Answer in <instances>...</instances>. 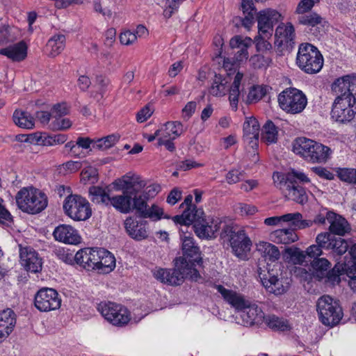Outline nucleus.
I'll use <instances>...</instances> for the list:
<instances>
[{
	"label": "nucleus",
	"instance_id": "f257e3e1",
	"mask_svg": "<svg viewBox=\"0 0 356 356\" xmlns=\"http://www.w3.org/2000/svg\"><path fill=\"white\" fill-rule=\"evenodd\" d=\"M152 272L155 279L168 285H179L185 279L197 281L200 277L197 270L188 264L185 257L176 259L174 269L155 268Z\"/></svg>",
	"mask_w": 356,
	"mask_h": 356
},
{
	"label": "nucleus",
	"instance_id": "f03ea898",
	"mask_svg": "<svg viewBox=\"0 0 356 356\" xmlns=\"http://www.w3.org/2000/svg\"><path fill=\"white\" fill-rule=\"evenodd\" d=\"M293 152L313 163H325L332 154L329 147L305 137L295 140Z\"/></svg>",
	"mask_w": 356,
	"mask_h": 356
},
{
	"label": "nucleus",
	"instance_id": "7ed1b4c3",
	"mask_svg": "<svg viewBox=\"0 0 356 356\" xmlns=\"http://www.w3.org/2000/svg\"><path fill=\"white\" fill-rule=\"evenodd\" d=\"M15 199L19 209L29 214L41 212L48 204L47 195L33 187L22 188L17 193Z\"/></svg>",
	"mask_w": 356,
	"mask_h": 356
},
{
	"label": "nucleus",
	"instance_id": "20e7f679",
	"mask_svg": "<svg viewBox=\"0 0 356 356\" xmlns=\"http://www.w3.org/2000/svg\"><path fill=\"white\" fill-rule=\"evenodd\" d=\"M323 62L321 53L315 46L309 43H302L299 46L296 64L305 73L313 74L319 72Z\"/></svg>",
	"mask_w": 356,
	"mask_h": 356
},
{
	"label": "nucleus",
	"instance_id": "39448f33",
	"mask_svg": "<svg viewBox=\"0 0 356 356\" xmlns=\"http://www.w3.org/2000/svg\"><path fill=\"white\" fill-rule=\"evenodd\" d=\"M320 321L328 327L337 325L343 317V310L338 300L330 296H323L316 303Z\"/></svg>",
	"mask_w": 356,
	"mask_h": 356
},
{
	"label": "nucleus",
	"instance_id": "423d86ee",
	"mask_svg": "<svg viewBox=\"0 0 356 356\" xmlns=\"http://www.w3.org/2000/svg\"><path fill=\"white\" fill-rule=\"evenodd\" d=\"M331 111V118L336 122L346 123L356 114V99L353 95L337 94Z\"/></svg>",
	"mask_w": 356,
	"mask_h": 356
},
{
	"label": "nucleus",
	"instance_id": "0eeeda50",
	"mask_svg": "<svg viewBox=\"0 0 356 356\" xmlns=\"http://www.w3.org/2000/svg\"><path fill=\"white\" fill-rule=\"evenodd\" d=\"M222 237H229L230 245L234 254L241 259L247 257L252 242L243 229H237L232 225H225L222 232Z\"/></svg>",
	"mask_w": 356,
	"mask_h": 356
},
{
	"label": "nucleus",
	"instance_id": "6e6552de",
	"mask_svg": "<svg viewBox=\"0 0 356 356\" xmlns=\"http://www.w3.org/2000/svg\"><path fill=\"white\" fill-rule=\"evenodd\" d=\"M63 209L65 214L76 221H84L92 216L89 202L79 195H70L64 200Z\"/></svg>",
	"mask_w": 356,
	"mask_h": 356
},
{
	"label": "nucleus",
	"instance_id": "1a4fd4ad",
	"mask_svg": "<svg viewBox=\"0 0 356 356\" xmlns=\"http://www.w3.org/2000/svg\"><path fill=\"white\" fill-rule=\"evenodd\" d=\"M280 107L285 112L291 114L301 113L307 104L305 95L296 88H287L278 95Z\"/></svg>",
	"mask_w": 356,
	"mask_h": 356
},
{
	"label": "nucleus",
	"instance_id": "9d476101",
	"mask_svg": "<svg viewBox=\"0 0 356 356\" xmlns=\"http://www.w3.org/2000/svg\"><path fill=\"white\" fill-rule=\"evenodd\" d=\"M98 310L108 323L117 327L126 325L131 319L129 311L124 306L114 302L101 303Z\"/></svg>",
	"mask_w": 356,
	"mask_h": 356
},
{
	"label": "nucleus",
	"instance_id": "9b49d317",
	"mask_svg": "<svg viewBox=\"0 0 356 356\" xmlns=\"http://www.w3.org/2000/svg\"><path fill=\"white\" fill-rule=\"evenodd\" d=\"M34 305L39 311L47 312L60 308L61 299L55 289L42 288L35 294Z\"/></svg>",
	"mask_w": 356,
	"mask_h": 356
},
{
	"label": "nucleus",
	"instance_id": "f8f14e48",
	"mask_svg": "<svg viewBox=\"0 0 356 356\" xmlns=\"http://www.w3.org/2000/svg\"><path fill=\"white\" fill-rule=\"evenodd\" d=\"M19 264L27 272L38 273L42 270L43 261L39 253L30 246L19 247Z\"/></svg>",
	"mask_w": 356,
	"mask_h": 356
},
{
	"label": "nucleus",
	"instance_id": "ddd939ff",
	"mask_svg": "<svg viewBox=\"0 0 356 356\" xmlns=\"http://www.w3.org/2000/svg\"><path fill=\"white\" fill-rule=\"evenodd\" d=\"M222 220L218 217H207L194 223L193 228L201 239H211L216 236L221 228Z\"/></svg>",
	"mask_w": 356,
	"mask_h": 356
},
{
	"label": "nucleus",
	"instance_id": "4468645a",
	"mask_svg": "<svg viewBox=\"0 0 356 356\" xmlns=\"http://www.w3.org/2000/svg\"><path fill=\"white\" fill-rule=\"evenodd\" d=\"M111 185L115 191H122L133 195L145 186V183L138 175L129 172L115 179Z\"/></svg>",
	"mask_w": 356,
	"mask_h": 356
},
{
	"label": "nucleus",
	"instance_id": "2eb2a0df",
	"mask_svg": "<svg viewBox=\"0 0 356 356\" xmlns=\"http://www.w3.org/2000/svg\"><path fill=\"white\" fill-rule=\"evenodd\" d=\"M258 276L263 286L270 293L275 295H281L284 293L289 288V282L286 280L280 279L277 275H274L270 270H262L259 268L257 270Z\"/></svg>",
	"mask_w": 356,
	"mask_h": 356
},
{
	"label": "nucleus",
	"instance_id": "dca6fc26",
	"mask_svg": "<svg viewBox=\"0 0 356 356\" xmlns=\"http://www.w3.org/2000/svg\"><path fill=\"white\" fill-rule=\"evenodd\" d=\"M282 17L277 10L265 9L258 13L257 16L258 33L264 35V37H271L273 33V26Z\"/></svg>",
	"mask_w": 356,
	"mask_h": 356
},
{
	"label": "nucleus",
	"instance_id": "f3484780",
	"mask_svg": "<svg viewBox=\"0 0 356 356\" xmlns=\"http://www.w3.org/2000/svg\"><path fill=\"white\" fill-rule=\"evenodd\" d=\"M323 240L321 245L325 250L330 251L332 257L338 260L348 250L349 245L346 240L337 237L330 232H323Z\"/></svg>",
	"mask_w": 356,
	"mask_h": 356
},
{
	"label": "nucleus",
	"instance_id": "a211bd4d",
	"mask_svg": "<svg viewBox=\"0 0 356 356\" xmlns=\"http://www.w3.org/2000/svg\"><path fill=\"white\" fill-rule=\"evenodd\" d=\"M240 312V316L245 326L260 325L264 322V312L255 302L249 300L248 304H246Z\"/></svg>",
	"mask_w": 356,
	"mask_h": 356
},
{
	"label": "nucleus",
	"instance_id": "6ab92c4d",
	"mask_svg": "<svg viewBox=\"0 0 356 356\" xmlns=\"http://www.w3.org/2000/svg\"><path fill=\"white\" fill-rule=\"evenodd\" d=\"M101 248H83L74 255V261L87 270H95L99 259Z\"/></svg>",
	"mask_w": 356,
	"mask_h": 356
},
{
	"label": "nucleus",
	"instance_id": "aec40b11",
	"mask_svg": "<svg viewBox=\"0 0 356 356\" xmlns=\"http://www.w3.org/2000/svg\"><path fill=\"white\" fill-rule=\"evenodd\" d=\"M348 277V284L351 290L356 293V268H346L342 267L340 262L335 264L332 270L329 272L328 279L334 283L339 284L341 280H344L343 276Z\"/></svg>",
	"mask_w": 356,
	"mask_h": 356
},
{
	"label": "nucleus",
	"instance_id": "412c9836",
	"mask_svg": "<svg viewBox=\"0 0 356 356\" xmlns=\"http://www.w3.org/2000/svg\"><path fill=\"white\" fill-rule=\"evenodd\" d=\"M53 235L55 240L65 244L77 245L81 241L78 231L70 225H58L55 228Z\"/></svg>",
	"mask_w": 356,
	"mask_h": 356
},
{
	"label": "nucleus",
	"instance_id": "4be33fe9",
	"mask_svg": "<svg viewBox=\"0 0 356 356\" xmlns=\"http://www.w3.org/2000/svg\"><path fill=\"white\" fill-rule=\"evenodd\" d=\"M124 227L129 236L134 240L142 241L148 236L147 223L145 220L129 217L124 221Z\"/></svg>",
	"mask_w": 356,
	"mask_h": 356
},
{
	"label": "nucleus",
	"instance_id": "5701e85b",
	"mask_svg": "<svg viewBox=\"0 0 356 356\" xmlns=\"http://www.w3.org/2000/svg\"><path fill=\"white\" fill-rule=\"evenodd\" d=\"M332 90L336 94L356 95V74H348L337 79L332 85Z\"/></svg>",
	"mask_w": 356,
	"mask_h": 356
},
{
	"label": "nucleus",
	"instance_id": "b1692460",
	"mask_svg": "<svg viewBox=\"0 0 356 356\" xmlns=\"http://www.w3.org/2000/svg\"><path fill=\"white\" fill-rule=\"evenodd\" d=\"M216 289L221 294L225 301L237 311H241L246 304H248L249 300L245 299L242 294L235 291L225 289L222 285H217Z\"/></svg>",
	"mask_w": 356,
	"mask_h": 356
},
{
	"label": "nucleus",
	"instance_id": "393cba45",
	"mask_svg": "<svg viewBox=\"0 0 356 356\" xmlns=\"http://www.w3.org/2000/svg\"><path fill=\"white\" fill-rule=\"evenodd\" d=\"M15 324L16 315L13 309L7 308L0 312V341L10 335Z\"/></svg>",
	"mask_w": 356,
	"mask_h": 356
},
{
	"label": "nucleus",
	"instance_id": "a878e982",
	"mask_svg": "<svg viewBox=\"0 0 356 356\" xmlns=\"http://www.w3.org/2000/svg\"><path fill=\"white\" fill-rule=\"evenodd\" d=\"M181 241L184 256L189 259L187 262L193 267L192 261L199 262L201 260L200 248L196 245L192 234L181 236Z\"/></svg>",
	"mask_w": 356,
	"mask_h": 356
},
{
	"label": "nucleus",
	"instance_id": "bb28decb",
	"mask_svg": "<svg viewBox=\"0 0 356 356\" xmlns=\"http://www.w3.org/2000/svg\"><path fill=\"white\" fill-rule=\"evenodd\" d=\"M295 37V29L291 23L280 24L275 29V44L278 47L288 46Z\"/></svg>",
	"mask_w": 356,
	"mask_h": 356
},
{
	"label": "nucleus",
	"instance_id": "cd10ccee",
	"mask_svg": "<svg viewBox=\"0 0 356 356\" xmlns=\"http://www.w3.org/2000/svg\"><path fill=\"white\" fill-rule=\"evenodd\" d=\"M159 140H175L184 133L183 124L179 121H169L160 126Z\"/></svg>",
	"mask_w": 356,
	"mask_h": 356
},
{
	"label": "nucleus",
	"instance_id": "c85d7f7f",
	"mask_svg": "<svg viewBox=\"0 0 356 356\" xmlns=\"http://www.w3.org/2000/svg\"><path fill=\"white\" fill-rule=\"evenodd\" d=\"M252 42L253 41L250 38L243 37L241 35H235L230 40V47L232 49H239L235 56L237 62H243L248 59V47H250Z\"/></svg>",
	"mask_w": 356,
	"mask_h": 356
},
{
	"label": "nucleus",
	"instance_id": "c756f323",
	"mask_svg": "<svg viewBox=\"0 0 356 356\" xmlns=\"http://www.w3.org/2000/svg\"><path fill=\"white\" fill-rule=\"evenodd\" d=\"M259 124L257 120L253 117L245 118L243 123V138L254 147L257 145L259 136Z\"/></svg>",
	"mask_w": 356,
	"mask_h": 356
},
{
	"label": "nucleus",
	"instance_id": "7c9ffc66",
	"mask_svg": "<svg viewBox=\"0 0 356 356\" xmlns=\"http://www.w3.org/2000/svg\"><path fill=\"white\" fill-rule=\"evenodd\" d=\"M269 240L277 244L289 245L298 241L296 231L290 228L278 229L269 234Z\"/></svg>",
	"mask_w": 356,
	"mask_h": 356
},
{
	"label": "nucleus",
	"instance_id": "2f4dec72",
	"mask_svg": "<svg viewBox=\"0 0 356 356\" xmlns=\"http://www.w3.org/2000/svg\"><path fill=\"white\" fill-rule=\"evenodd\" d=\"M285 197L298 204H303L307 202V195L304 188L295 183L285 181L282 188Z\"/></svg>",
	"mask_w": 356,
	"mask_h": 356
},
{
	"label": "nucleus",
	"instance_id": "473e14b6",
	"mask_svg": "<svg viewBox=\"0 0 356 356\" xmlns=\"http://www.w3.org/2000/svg\"><path fill=\"white\" fill-rule=\"evenodd\" d=\"M329 222V231L332 235L343 236L349 233L351 227L348 222L342 216L333 211Z\"/></svg>",
	"mask_w": 356,
	"mask_h": 356
},
{
	"label": "nucleus",
	"instance_id": "72a5a7b5",
	"mask_svg": "<svg viewBox=\"0 0 356 356\" xmlns=\"http://www.w3.org/2000/svg\"><path fill=\"white\" fill-rule=\"evenodd\" d=\"M0 54L6 56L13 61H21L27 55V46L24 42H19L0 49Z\"/></svg>",
	"mask_w": 356,
	"mask_h": 356
},
{
	"label": "nucleus",
	"instance_id": "f704fd0d",
	"mask_svg": "<svg viewBox=\"0 0 356 356\" xmlns=\"http://www.w3.org/2000/svg\"><path fill=\"white\" fill-rule=\"evenodd\" d=\"M109 206L113 207L122 213H129L133 211L132 195L122 193L121 195L111 197Z\"/></svg>",
	"mask_w": 356,
	"mask_h": 356
},
{
	"label": "nucleus",
	"instance_id": "c9c22d12",
	"mask_svg": "<svg viewBox=\"0 0 356 356\" xmlns=\"http://www.w3.org/2000/svg\"><path fill=\"white\" fill-rule=\"evenodd\" d=\"M115 268V258L114 255L107 250L101 248L96 270L101 273H108Z\"/></svg>",
	"mask_w": 356,
	"mask_h": 356
},
{
	"label": "nucleus",
	"instance_id": "e433bc0d",
	"mask_svg": "<svg viewBox=\"0 0 356 356\" xmlns=\"http://www.w3.org/2000/svg\"><path fill=\"white\" fill-rule=\"evenodd\" d=\"M283 223H287L293 227V229H304L312 226L310 220H305L299 212L289 213L282 216Z\"/></svg>",
	"mask_w": 356,
	"mask_h": 356
},
{
	"label": "nucleus",
	"instance_id": "4c0bfd02",
	"mask_svg": "<svg viewBox=\"0 0 356 356\" xmlns=\"http://www.w3.org/2000/svg\"><path fill=\"white\" fill-rule=\"evenodd\" d=\"M257 248L266 261L275 262L280 258L279 248L270 243L261 241L257 245Z\"/></svg>",
	"mask_w": 356,
	"mask_h": 356
},
{
	"label": "nucleus",
	"instance_id": "58836bf2",
	"mask_svg": "<svg viewBox=\"0 0 356 356\" xmlns=\"http://www.w3.org/2000/svg\"><path fill=\"white\" fill-rule=\"evenodd\" d=\"M65 36L63 34L53 35L46 45V53L49 56L55 57L65 49Z\"/></svg>",
	"mask_w": 356,
	"mask_h": 356
},
{
	"label": "nucleus",
	"instance_id": "ea45409f",
	"mask_svg": "<svg viewBox=\"0 0 356 356\" xmlns=\"http://www.w3.org/2000/svg\"><path fill=\"white\" fill-rule=\"evenodd\" d=\"M184 211L181 216L174 217V221L180 225H191L196 222L200 218V214H202V211L197 209L196 207L183 209Z\"/></svg>",
	"mask_w": 356,
	"mask_h": 356
},
{
	"label": "nucleus",
	"instance_id": "a19ab883",
	"mask_svg": "<svg viewBox=\"0 0 356 356\" xmlns=\"http://www.w3.org/2000/svg\"><path fill=\"white\" fill-rule=\"evenodd\" d=\"M88 193L90 200L93 203L109 206L111 197L104 188L96 186H91Z\"/></svg>",
	"mask_w": 356,
	"mask_h": 356
},
{
	"label": "nucleus",
	"instance_id": "79ce46f5",
	"mask_svg": "<svg viewBox=\"0 0 356 356\" xmlns=\"http://www.w3.org/2000/svg\"><path fill=\"white\" fill-rule=\"evenodd\" d=\"M243 78V74L239 72H237L229 90V99L230 106L234 111L238 108V97L241 93L240 86Z\"/></svg>",
	"mask_w": 356,
	"mask_h": 356
},
{
	"label": "nucleus",
	"instance_id": "37998d69",
	"mask_svg": "<svg viewBox=\"0 0 356 356\" xmlns=\"http://www.w3.org/2000/svg\"><path fill=\"white\" fill-rule=\"evenodd\" d=\"M268 327L275 331H287L291 328L286 319L280 318L275 315L265 316L264 322Z\"/></svg>",
	"mask_w": 356,
	"mask_h": 356
},
{
	"label": "nucleus",
	"instance_id": "c03bdc74",
	"mask_svg": "<svg viewBox=\"0 0 356 356\" xmlns=\"http://www.w3.org/2000/svg\"><path fill=\"white\" fill-rule=\"evenodd\" d=\"M19 35L18 29L0 22V44L14 42Z\"/></svg>",
	"mask_w": 356,
	"mask_h": 356
},
{
	"label": "nucleus",
	"instance_id": "a18cd8bd",
	"mask_svg": "<svg viewBox=\"0 0 356 356\" xmlns=\"http://www.w3.org/2000/svg\"><path fill=\"white\" fill-rule=\"evenodd\" d=\"M284 253L285 261L295 265H302L306 259L305 252L297 247L287 248Z\"/></svg>",
	"mask_w": 356,
	"mask_h": 356
},
{
	"label": "nucleus",
	"instance_id": "49530a36",
	"mask_svg": "<svg viewBox=\"0 0 356 356\" xmlns=\"http://www.w3.org/2000/svg\"><path fill=\"white\" fill-rule=\"evenodd\" d=\"M13 120L21 128L30 129L34 127V118L28 112L16 110L13 113Z\"/></svg>",
	"mask_w": 356,
	"mask_h": 356
},
{
	"label": "nucleus",
	"instance_id": "de8ad7c7",
	"mask_svg": "<svg viewBox=\"0 0 356 356\" xmlns=\"http://www.w3.org/2000/svg\"><path fill=\"white\" fill-rule=\"evenodd\" d=\"M277 129L272 121H267L263 127L261 139L267 144L277 142Z\"/></svg>",
	"mask_w": 356,
	"mask_h": 356
},
{
	"label": "nucleus",
	"instance_id": "09e8293b",
	"mask_svg": "<svg viewBox=\"0 0 356 356\" xmlns=\"http://www.w3.org/2000/svg\"><path fill=\"white\" fill-rule=\"evenodd\" d=\"M315 241L316 244L309 245L305 252L306 256L313 259L320 258L319 257L323 254L324 247L321 244L323 241L322 232L317 234Z\"/></svg>",
	"mask_w": 356,
	"mask_h": 356
},
{
	"label": "nucleus",
	"instance_id": "8fccbe9b",
	"mask_svg": "<svg viewBox=\"0 0 356 356\" xmlns=\"http://www.w3.org/2000/svg\"><path fill=\"white\" fill-rule=\"evenodd\" d=\"M298 21L299 24L311 26V27H315L318 26V25H321L323 22V18L318 15L316 13H308L306 14H298Z\"/></svg>",
	"mask_w": 356,
	"mask_h": 356
},
{
	"label": "nucleus",
	"instance_id": "3c124183",
	"mask_svg": "<svg viewBox=\"0 0 356 356\" xmlns=\"http://www.w3.org/2000/svg\"><path fill=\"white\" fill-rule=\"evenodd\" d=\"M227 81L221 76L216 75L212 85L209 89V92L213 96H223L227 91Z\"/></svg>",
	"mask_w": 356,
	"mask_h": 356
},
{
	"label": "nucleus",
	"instance_id": "603ef678",
	"mask_svg": "<svg viewBox=\"0 0 356 356\" xmlns=\"http://www.w3.org/2000/svg\"><path fill=\"white\" fill-rule=\"evenodd\" d=\"M49 134L45 132H35L29 134L25 139V142L30 143L48 146Z\"/></svg>",
	"mask_w": 356,
	"mask_h": 356
},
{
	"label": "nucleus",
	"instance_id": "864d4df0",
	"mask_svg": "<svg viewBox=\"0 0 356 356\" xmlns=\"http://www.w3.org/2000/svg\"><path fill=\"white\" fill-rule=\"evenodd\" d=\"M134 197H132V207L133 210H136L138 212L140 213V216L143 217L147 207V198L143 195L140 194L138 195L137 193H135L133 195Z\"/></svg>",
	"mask_w": 356,
	"mask_h": 356
},
{
	"label": "nucleus",
	"instance_id": "5fc2aeb1",
	"mask_svg": "<svg viewBox=\"0 0 356 356\" xmlns=\"http://www.w3.org/2000/svg\"><path fill=\"white\" fill-rule=\"evenodd\" d=\"M97 170L95 168L88 166L81 173V181L84 184H94L97 181Z\"/></svg>",
	"mask_w": 356,
	"mask_h": 356
},
{
	"label": "nucleus",
	"instance_id": "6e6d98bb",
	"mask_svg": "<svg viewBox=\"0 0 356 356\" xmlns=\"http://www.w3.org/2000/svg\"><path fill=\"white\" fill-rule=\"evenodd\" d=\"M267 92V88L264 86H254L248 92V101L250 103L257 102L260 100Z\"/></svg>",
	"mask_w": 356,
	"mask_h": 356
},
{
	"label": "nucleus",
	"instance_id": "4d7b16f0",
	"mask_svg": "<svg viewBox=\"0 0 356 356\" xmlns=\"http://www.w3.org/2000/svg\"><path fill=\"white\" fill-rule=\"evenodd\" d=\"M314 273H323L331 267V263L326 258H318L313 259L310 263Z\"/></svg>",
	"mask_w": 356,
	"mask_h": 356
},
{
	"label": "nucleus",
	"instance_id": "13d9d810",
	"mask_svg": "<svg viewBox=\"0 0 356 356\" xmlns=\"http://www.w3.org/2000/svg\"><path fill=\"white\" fill-rule=\"evenodd\" d=\"M118 136L115 135H110L95 140V142H94V147L101 149H106L113 146L118 142Z\"/></svg>",
	"mask_w": 356,
	"mask_h": 356
},
{
	"label": "nucleus",
	"instance_id": "bf43d9fd",
	"mask_svg": "<svg viewBox=\"0 0 356 356\" xmlns=\"http://www.w3.org/2000/svg\"><path fill=\"white\" fill-rule=\"evenodd\" d=\"M163 215V210L157 204H152L150 207H147L143 217L149 218L154 220H160Z\"/></svg>",
	"mask_w": 356,
	"mask_h": 356
},
{
	"label": "nucleus",
	"instance_id": "052dcab7",
	"mask_svg": "<svg viewBox=\"0 0 356 356\" xmlns=\"http://www.w3.org/2000/svg\"><path fill=\"white\" fill-rule=\"evenodd\" d=\"M270 37H264V35H260L258 33V35L254 38V42L256 44V48L258 51H270L272 49V45L270 42L268 41Z\"/></svg>",
	"mask_w": 356,
	"mask_h": 356
},
{
	"label": "nucleus",
	"instance_id": "680f3d73",
	"mask_svg": "<svg viewBox=\"0 0 356 356\" xmlns=\"http://www.w3.org/2000/svg\"><path fill=\"white\" fill-rule=\"evenodd\" d=\"M296 179L302 183L310 182L309 178L302 172L297 170H291L286 175V181L295 183L296 184Z\"/></svg>",
	"mask_w": 356,
	"mask_h": 356
},
{
	"label": "nucleus",
	"instance_id": "e2e57ef3",
	"mask_svg": "<svg viewBox=\"0 0 356 356\" xmlns=\"http://www.w3.org/2000/svg\"><path fill=\"white\" fill-rule=\"evenodd\" d=\"M339 179L343 181L356 184V169L343 168L338 172Z\"/></svg>",
	"mask_w": 356,
	"mask_h": 356
},
{
	"label": "nucleus",
	"instance_id": "0e129e2a",
	"mask_svg": "<svg viewBox=\"0 0 356 356\" xmlns=\"http://www.w3.org/2000/svg\"><path fill=\"white\" fill-rule=\"evenodd\" d=\"M119 40L122 44L129 46L136 42L137 35L129 30H125L120 34Z\"/></svg>",
	"mask_w": 356,
	"mask_h": 356
},
{
	"label": "nucleus",
	"instance_id": "69168bd1",
	"mask_svg": "<svg viewBox=\"0 0 356 356\" xmlns=\"http://www.w3.org/2000/svg\"><path fill=\"white\" fill-rule=\"evenodd\" d=\"M332 213V211H329L327 209H323L318 214L315 216L314 220H310L312 222V225L314 224L325 225L326 220L329 222Z\"/></svg>",
	"mask_w": 356,
	"mask_h": 356
},
{
	"label": "nucleus",
	"instance_id": "338daca9",
	"mask_svg": "<svg viewBox=\"0 0 356 356\" xmlns=\"http://www.w3.org/2000/svg\"><path fill=\"white\" fill-rule=\"evenodd\" d=\"M72 122L68 118H56L51 123L53 130H66L71 127Z\"/></svg>",
	"mask_w": 356,
	"mask_h": 356
},
{
	"label": "nucleus",
	"instance_id": "774afa93",
	"mask_svg": "<svg viewBox=\"0 0 356 356\" xmlns=\"http://www.w3.org/2000/svg\"><path fill=\"white\" fill-rule=\"evenodd\" d=\"M270 61L271 60L269 58L265 57L262 55H254L252 56L250 59L251 65L254 68L266 67L269 65Z\"/></svg>",
	"mask_w": 356,
	"mask_h": 356
}]
</instances>
